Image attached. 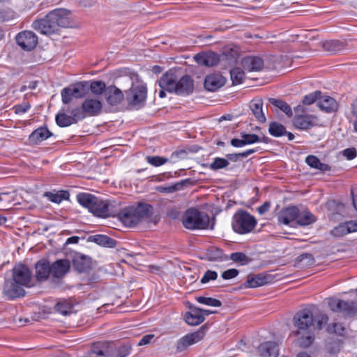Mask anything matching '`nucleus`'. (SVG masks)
Returning <instances> with one entry per match:
<instances>
[{
	"mask_svg": "<svg viewBox=\"0 0 357 357\" xmlns=\"http://www.w3.org/2000/svg\"><path fill=\"white\" fill-rule=\"evenodd\" d=\"M293 325L296 328L292 331L296 337V344L301 347L307 348L314 340L312 329L314 328L312 312L305 309L298 311L293 318Z\"/></svg>",
	"mask_w": 357,
	"mask_h": 357,
	"instance_id": "1",
	"label": "nucleus"
},
{
	"mask_svg": "<svg viewBox=\"0 0 357 357\" xmlns=\"http://www.w3.org/2000/svg\"><path fill=\"white\" fill-rule=\"evenodd\" d=\"M68 10L63 8L55 9L48 13L43 19L35 20L33 27L38 32L48 35L57 31L61 27L70 25Z\"/></svg>",
	"mask_w": 357,
	"mask_h": 357,
	"instance_id": "2",
	"label": "nucleus"
},
{
	"mask_svg": "<svg viewBox=\"0 0 357 357\" xmlns=\"http://www.w3.org/2000/svg\"><path fill=\"white\" fill-rule=\"evenodd\" d=\"M183 226L190 230L213 229L214 222L211 223L209 216L196 208H189L182 219Z\"/></svg>",
	"mask_w": 357,
	"mask_h": 357,
	"instance_id": "3",
	"label": "nucleus"
},
{
	"mask_svg": "<svg viewBox=\"0 0 357 357\" xmlns=\"http://www.w3.org/2000/svg\"><path fill=\"white\" fill-rule=\"evenodd\" d=\"M257 225L256 218L244 211H237L233 216L231 227L239 234L250 233Z\"/></svg>",
	"mask_w": 357,
	"mask_h": 357,
	"instance_id": "4",
	"label": "nucleus"
},
{
	"mask_svg": "<svg viewBox=\"0 0 357 357\" xmlns=\"http://www.w3.org/2000/svg\"><path fill=\"white\" fill-rule=\"evenodd\" d=\"M102 109V102L96 96H88L83 101L82 108H75V116L84 119L86 116L99 115Z\"/></svg>",
	"mask_w": 357,
	"mask_h": 357,
	"instance_id": "5",
	"label": "nucleus"
},
{
	"mask_svg": "<svg viewBox=\"0 0 357 357\" xmlns=\"http://www.w3.org/2000/svg\"><path fill=\"white\" fill-rule=\"evenodd\" d=\"M147 95L146 84L142 81L132 83L130 89L126 92V99L129 104L141 107L145 102Z\"/></svg>",
	"mask_w": 357,
	"mask_h": 357,
	"instance_id": "6",
	"label": "nucleus"
},
{
	"mask_svg": "<svg viewBox=\"0 0 357 357\" xmlns=\"http://www.w3.org/2000/svg\"><path fill=\"white\" fill-rule=\"evenodd\" d=\"M89 84L86 82H79L63 88L61 91L63 104L70 103L73 98H81L88 92Z\"/></svg>",
	"mask_w": 357,
	"mask_h": 357,
	"instance_id": "7",
	"label": "nucleus"
},
{
	"mask_svg": "<svg viewBox=\"0 0 357 357\" xmlns=\"http://www.w3.org/2000/svg\"><path fill=\"white\" fill-rule=\"evenodd\" d=\"M91 213L100 218L114 217L117 214V206L114 202L104 201L97 197Z\"/></svg>",
	"mask_w": 357,
	"mask_h": 357,
	"instance_id": "8",
	"label": "nucleus"
},
{
	"mask_svg": "<svg viewBox=\"0 0 357 357\" xmlns=\"http://www.w3.org/2000/svg\"><path fill=\"white\" fill-rule=\"evenodd\" d=\"M12 278L24 287H30L32 285L31 272L25 265L15 266L12 271Z\"/></svg>",
	"mask_w": 357,
	"mask_h": 357,
	"instance_id": "9",
	"label": "nucleus"
},
{
	"mask_svg": "<svg viewBox=\"0 0 357 357\" xmlns=\"http://www.w3.org/2000/svg\"><path fill=\"white\" fill-rule=\"evenodd\" d=\"M330 309L335 312H343L353 315L357 312V305L353 301H345L338 298H331L328 301Z\"/></svg>",
	"mask_w": 357,
	"mask_h": 357,
	"instance_id": "10",
	"label": "nucleus"
},
{
	"mask_svg": "<svg viewBox=\"0 0 357 357\" xmlns=\"http://www.w3.org/2000/svg\"><path fill=\"white\" fill-rule=\"evenodd\" d=\"M16 42L24 50L30 51L36 47L38 44V37L32 31H24L17 35Z\"/></svg>",
	"mask_w": 357,
	"mask_h": 357,
	"instance_id": "11",
	"label": "nucleus"
},
{
	"mask_svg": "<svg viewBox=\"0 0 357 357\" xmlns=\"http://www.w3.org/2000/svg\"><path fill=\"white\" fill-rule=\"evenodd\" d=\"M3 295L10 300L15 299L25 294L24 287L18 284L12 278L5 281L3 289Z\"/></svg>",
	"mask_w": 357,
	"mask_h": 357,
	"instance_id": "12",
	"label": "nucleus"
},
{
	"mask_svg": "<svg viewBox=\"0 0 357 357\" xmlns=\"http://www.w3.org/2000/svg\"><path fill=\"white\" fill-rule=\"evenodd\" d=\"M205 335V329L204 328H199L198 331L187 334L180 338L177 342L176 349L178 351H183L188 347L202 340Z\"/></svg>",
	"mask_w": 357,
	"mask_h": 357,
	"instance_id": "13",
	"label": "nucleus"
},
{
	"mask_svg": "<svg viewBox=\"0 0 357 357\" xmlns=\"http://www.w3.org/2000/svg\"><path fill=\"white\" fill-rule=\"evenodd\" d=\"M114 348V343L113 342H96L91 346L89 354H94L100 356H114L115 355V354L112 352Z\"/></svg>",
	"mask_w": 357,
	"mask_h": 357,
	"instance_id": "14",
	"label": "nucleus"
},
{
	"mask_svg": "<svg viewBox=\"0 0 357 357\" xmlns=\"http://www.w3.org/2000/svg\"><path fill=\"white\" fill-rule=\"evenodd\" d=\"M116 215L119 216L123 224L128 227H132L140 222L139 218H138L133 208L119 211L117 208V214L116 216Z\"/></svg>",
	"mask_w": 357,
	"mask_h": 357,
	"instance_id": "15",
	"label": "nucleus"
},
{
	"mask_svg": "<svg viewBox=\"0 0 357 357\" xmlns=\"http://www.w3.org/2000/svg\"><path fill=\"white\" fill-rule=\"evenodd\" d=\"M298 215V208L296 206H290L280 212L278 220L280 223L289 225L294 222H296Z\"/></svg>",
	"mask_w": 357,
	"mask_h": 357,
	"instance_id": "16",
	"label": "nucleus"
},
{
	"mask_svg": "<svg viewBox=\"0 0 357 357\" xmlns=\"http://www.w3.org/2000/svg\"><path fill=\"white\" fill-rule=\"evenodd\" d=\"M225 78L219 73L208 75L205 78L204 87L209 91H215L225 84Z\"/></svg>",
	"mask_w": 357,
	"mask_h": 357,
	"instance_id": "17",
	"label": "nucleus"
},
{
	"mask_svg": "<svg viewBox=\"0 0 357 357\" xmlns=\"http://www.w3.org/2000/svg\"><path fill=\"white\" fill-rule=\"evenodd\" d=\"M177 79L175 72L169 70L161 77L159 80V86L167 91L174 92L176 89Z\"/></svg>",
	"mask_w": 357,
	"mask_h": 357,
	"instance_id": "18",
	"label": "nucleus"
},
{
	"mask_svg": "<svg viewBox=\"0 0 357 357\" xmlns=\"http://www.w3.org/2000/svg\"><path fill=\"white\" fill-rule=\"evenodd\" d=\"M50 267L51 275L55 278H60L68 272L70 264L67 259H59L54 261Z\"/></svg>",
	"mask_w": 357,
	"mask_h": 357,
	"instance_id": "19",
	"label": "nucleus"
},
{
	"mask_svg": "<svg viewBox=\"0 0 357 357\" xmlns=\"http://www.w3.org/2000/svg\"><path fill=\"white\" fill-rule=\"evenodd\" d=\"M193 82L189 76H183L178 81L177 80L176 89L174 91L181 96H185L193 91Z\"/></svg>",
	"mask_w": 357,
	"mask_h": 357,
	"instance_id": "20",
	"label": "nucleus"
},
{
	"mask_svg": "<svg viewBox=\"0 0 357 357\" xmlns=\"http://www.w3.org/2000/svg\"><path fill=\"white\" fill-rule=\"evenodd\" d=\"M257 351L262 357H277L279 354L278 345L274 342H266L261 344Z\"/></svg>",
	"mask_w": 357,
	"mask_h": 357,
	"instance_id": "21",
	"label": "nucleus"
},
{
	"mask_svg": "<svg viewBox=\"0 0 357 357\" xmlns=\"http://www.w3.org/2000/svg\"><path fill=\"white\" fill-rule=\"evenodd\" d=\"M105 98L108 104L116 105L123 100V95L115 86H109L105 89Z\"/></svg>",
	"mask_w": 357,
	"mask_h": 357,
	"instance_id": "22",
	"label": "nucleus"
},
{
	"mask_svg": "<svg viewBox=\"0 0 357 357\" xmlns=\"http://www.w3.org/2000/svg\"><path fill=\"white\" fill-rule=\"evenodd\" d=\"M263 60L257 56H248L242 60L244 70L248 72L260 71L264 68Z\"/></svg>",
	"mask_w": 357,
	"mask_h": 357,
	"instance_id": "23",
	"label": "nucleus"
},
{
	"mask_svg": "<svg viewBox=\"0 0 357 357\" xmlns=\"http://www.w3.org/2000/svg\"><path fill=\"white\" fill-rule=\"evenodd\" d=\"M194 59L199 65L208 67L216 65L219 61L218 54L213 52L197 54Z\"/></svg>",
	"mask_w": 357,
	"mask_h": 357,
	"instance_id": "24",
	"label": "nucleus"
},
{
	"mask_svg": "<svg viewBox=\"0 0 357 357\" xmlns=\"http://www.w3.org/2000/svg\"><path fill=\"white\" fill-rule=\"evenodd\" d=\"M317 118L313 115H300L294 117V126L300 130H306L312 127L316 123Z\"/></svg>",
	"mask_w": 357,
	"mask_h": 357,
	"instance_id": "25",
	"label": "nucleus"
},
{
	"mask_svg": "<svg viewBox=\"0 0 357 357\" xmlns=\"http://www.w3.org/2000/svg\"><path fill=\"white\" fill-rule=\"evenodd\" d=\"M317 105L322 111L325 112H333L338 108L337 101L328 96H321L317 102Z\"/></svg>",
	"mask_w": 357,
	"mask_h": 357,
	"instance_id": "26",
	"label": "nucleus"
},
{
	"mask_svg": "<svg viewBox=\"0 0 357 357\" xmlns=\"http://www.w3.org/2000/svg\"><path fill=\"white\" fill-rule=\"evenodd\" d=\"M51 275V267L48 261L40 260L36 264V277L38 281L46 280Z\"/></svg>",
	"mask_w": 357,
	"mask_h": 357,
	"instance_id": "27",
	"label": "nucleus"
},
{
	"mask_svg": "<svg viewBox=\"0 0 357 357\" xmlns=\"http://www.w3.org/2000/svg\"><path fill=\"white\" fill-rule=\"evenodd\" d=\"M185 321L188 324L191 326H197L204 321V317L202 314L200 308L195 307L185 314Z\"/></svg>",
	"mask_w": 357,
	"mask_h": 357,
	"instance_id": "28",
	"label": "nucleus"
},
{
	"mask_svg": "<svg viewBox=\"0 0 357 357\" xmlns=\"http://www.w3.org/2000/svg\"><path fill=\"white\" fill-rule=\"evenodd\" d=\"M75 109L72 110V116H68L64 113L58 114L56 116V122L57 125L60 127H66L71 124L76 123L78 121H81L82 119L75 116Z\"/></svg>",
	"mask_w": 357,
	"mask_h": 357,
	"instance_id": "29",
	"label": "nucleus"
},
{
	"mask_svg": "<svg viewBox=\"0 0 357 357\" xmlns=\"http://www.w3.org/2000/svg\"><path fill=\"white\" fill-rule=\"evenodd\" d=\"M73 264L79 272H85L91 268L90 259L79 254L74 257Z\"/></svg>",
	"mask_w": 357,
	"mask_h": 357,
	"instance_id": "30",
	"label": "nucleus"
},
{
	"mask_svg": "<svg viewBox=\"0 0 357 357\" xmlns=\"http://www.w3.org/2000/svg\"><path fill=\"white\" fill-rule=\"evenodd\" d=\"M52 135V133L46 128L40 127L34 130L29 136V141L33 144H38Z\"/></svg>",
	"mask_w": 357,
	"mask_h": 357,
	"instance_id": "31",
	"label": "nucleus"
},
{
	"mask_svg": "<svg viewBox=\"0 0 357 357\" xmlns=\"http://www.w3.org/2000/svg\"><path fill=\"white\" fill-rule=\"evenodd\" d=\"M97 197L93 195L82 192L77 195V200L80 205L86 208L89 212H91L93 206L96 204Z\"/></svg>",
	"mask_w": 357,
	"mask_h": 357,
	"instance_id": "32",
	"label": "nucleus"
},
{
	"mask_svg": "<svg viewBox=\"0 0 357 357\" xmlns=\"http://www.w3.org/2000/svg\"><path fill=\"white\" fill-rule=\"evenodd\" d=\"M263 102L261 100H253L250 102V109L252 112V114L256 117V119L261 122L264 123L266 121V116L262 109Z\"/></svg>",
	"mask_w": 357,
	"mask_h": 357,
	"instance_id": "33",
	"label": "nucleus"
},
{
	"mask_svg": "<svg viewBox=\"0 0 357 357\" xmlns=\"http://www.w3.org/2000/svg\"><path fill=\"white\" fill-rule=\"evenodd\" d=\"M15 192L0 193V210H7L13 205L15 197Z\"/></svg>",
	"mask_w": 357,
	"mask_h": 357,
	"instance_id": "34",
	"label": "nucleus"
},
{
	"mask_svg": "<svg viewBox=\"0 0 357 357\" xmlns=\"http://www.w3.org/2000/svg\"><path fill=\"white\" fill-rule=\"evenodd\" d=\"M322 47L325 51L335 54L344 50V43L337 40H327L323 43Z\"/></svg>",
	"mask_w": 357,
	"mask_h": 357,
	"instance_id": "35",
	"label": "nucleus"
},
{
	"mask_svg": "<svg viewBox=\"0 0 357 357\" xmlns=\"http://www.w3.org/2000/svg\"><path fill=\"white\" fill-rule=\"evenodd\" d=\"M305 162L311 167L322 172L329 171L331 167L325 163H321L318 158L314 155H308L305 158Z\"/></svg>",
	"mask_w": 357,
	"mask_h": 357,
	"instance_id": "36",
	"label": "nucleus"
},
{
	"mask_svg": "<svg viewBox=\"0 0 357 357\" xmlns=\"http://www.w3.org/2000/svg\"><path fill=\"white\" fill-rule=\"evenodd\" d=\"M315 222L314 215L308 211L298 210V215L297 216L296 223L301 226H307Z\"/></svg>",
	"mask_w": 357,
	"mask_h": 357,
	"instance_id": "37",
	"label": "nucleus"
},
{
	"mask_svg": "<svg viewBox=\"0 0 357 357\" xmlns=\"http://www.w3.org/2000/svg\"><path fill=\"white\" fill-rule=\"evenodd\" d=\"M141 221L145 218H149L153 213V207L148 204H141L135 208H133Z\"/></svg>",
	"mask_w": 357,
	"mask_h": 357,
	"instance_id": "38",
	"label": "nucleus"
},
{
	"mask_svg": "<svg viewBox=\"0 0 357 357\" xmlns=\"http://www.w3.org/2000/svg\"><path fill=\"white\" fill-rule=\"evenodd\" d=\"M51 202L56 204L61 203L63 200L68 199L69 198V193L65 190L58 191L55 193L47 192L45 194Z\"/></svg>",
	"mask_w": 357,
	"mask_h": 357,
	"instance_id": "39",
	"label": "nucleus"
},
{
	"mask_svg": "<svg viewBox=\"0 0 357 357\" xmlns=\"http://www.w3.org/2000/svg\"><path fill=\"white\" fill-rule=\"evenodd\" d=\"M93 241L98 245L107 248H114L116 245V241L115 240L105 235L94 236Z\"/></svg>",
	"mask_w": 357,
	"mask_h": 357,
	"instance_id": "40",
	"label": "nucleus"
},
{
	"mask_svg": "<svg viewBox=\"0 0 357 357\" xmlns=\"http://www.w3.org/2000/svg\"><path fill=\"white\" fill-rule=\"evenodd\" d=\"M270 103L284 112L289 117H291L293 112L291 107L284 101L276 98H269Z\"/></svg>",
	"mask_w": 357,
	"mask_h": 357,
	"instance_id": "41",
	"label": "nucleus"
},
{
	"mask_svg": "<svg viewBox=\"0 0 357 357\" xmlns=\"http://www.w3.org/2000/svg\"><path fill=\"white\" fill-rule=\"evenodd\" d=\"M54 309L63 315H68L73 311V305L66 300H62L56 303Z\"/></svg>",
	"mask_w": 357,
	"mask_h": 357,
	"instance_id": "42",
	"label": "nucleus"
},
{
	"mask_svg": "<svg viewBox=\"0 0 357 357\" xmlns=\"http://www.w3.org/2000/svg\"><path fill=\"white\" fill-rule=\"evenodd\" d=\"M268 132L272 136L278 137L286 134V129L281 123L271 122L269 124Z\"/></svg>",
	"mask_w": 357,
	"mask_h": 357,
	"instance_id": "43",
	"label": "nucleus"
},
{
	"mask_svg": "<svg viewBox=\"0 0 357 357\" xmlns=\"http://www.w3.org/2000/svg\"><path fill=\"white\" fill-rule=\"evenodd\" d=\"M266 281L265 278L260 275L249 278L246 282L245 287L249 288H255L257 287L263 286L266 284Z\"/></svg>",
	"mask_w": 357,
	"mask_h": 357,
	"instance_id": "44",
	"label": "nucleus"
},
{
	"mask_svg": "<svg viewBox=\"0 0 357 357\" xmlns=\"http://www.w3.org/2000/svg\"><path fill=\"white\" fill-rule=\"evenodd\" d=\"M131 347L129 344H123L119 347L114 344L113 353L115 354L113 356L116 357H127L130 354Z\"/></svg>",
	"mask_w": 357,
	"mask_h": 357,
	"instance_id": "45",
	"label": "nucleus"
},
{
	"mask_svg": "<svg viewBox=\"0 0 357 357\" xmlns=\"http://www.w3.org/2000/svg\"><path fill=\"white\" fill-rule=\"evenodd\" d=\"M230 75L234 84H241L245 77L244 71L237 67L230 70Z\"/></svg>",
	"mask_w": 357,
	"mask_h": 357,
	"instance_id": "46",
	"label": "nucleus"
},
{
	"mask_svg": "<svg viewBox=\"0 0 357 357\" xmlns=\"http://www.w3.org/2000/svg\"><path fill=\"white\" fill-rule=\"evenodd\" d=\"M91 92L95 95H100L105 93L106 87L105 83L102 81H93L89 85Z\"/></svg>",
	"mask_w": 357,
	"mask_h": 357,
	"instance_id": "47",
	"label": "nucleus"
},
{
	"mask_svg": "<svg viewBox=\"0 0 357 357\" xmlns=\"http://www.w3.org/2000/svg\"><path fill=\"white\" fill-rule=\"evenodd\" d=\"M196 300L198 303L208 306L220 307L222 305L220 300L211 297L198 296Z\"/></svg>",
	"mask_w": 357,
	"mask_h": 357,
	"instance_id": "48",
	"label": "nucleus"
},
{
	"mask_svg": "<svg viewBox=\"0 0 357 357\" xmlns=\"http://www.w3.org/2000/svg\"><path fill=\"white\" fill-rule=\"evenodd\" d=\"M146 162L152 166L160 167L168 161V158L160 156H146Z\"/></svg>",
	"mask_w": 357,
	"mask_h": 357,
	"instance_id": "49",
	"label": "nucleus"
},
{
	"mask_svg": "<svg viewBox=\"0 0 357 357\" xmlns=\"http://www.w3.org/2000/svg\"><path fill=\"white\" fill-rule=\"evenodd\" d=\"M229 162L227 160L222 158H215L209 167L212 170H218L225 168L229 165Z\"/></svg>",
	"mask_w": 357,
	"mask_h": 357,
	"instance_id": "50",
	"label": "nucleus"
},
{
	"mask_svg": "<svg viewBox=\"0 0 357 357\" xmlns=\"http://www.w3.org/2000/svg\"><path fill=\"white\" fill-rule=\"evenodd\" d=\"M331 234L335 237H341L347 234H349L347 223H342L334 227L331 231Z\"/></svg>",
	"mask_w": 357,
	"mask_h": 357,
	"instance_id": "51",
	"label": "nucleus"
},
{
	"mask_svg": "<svg viewBox=\"0 0 357 357\" xmlns=\"http://www.w3.org/2000/svg\"><path fill=\"white\" fill-rule=\"evenodd\" d=\"M321 96V92L319 91L309 93L304 97L303 103L305 105H311L315 101L318 102Z\"/></svg>",
	"mask_w": 357,
	"mask_h": 357,
	"instance_id": "52",
	"label": "nucleus"
},
{
	"mask_svg": "<svg viewBox=\"0 0 357 357\" xmlns=\"http://www.w3.org/2000/svg\"><path fill=\"white\" fill-rule=\"evenodd\" d=\"M241 137L243 138L245 145L261 142L260 137L256 134L241 133Z\"/></svg>",
	"mask_w": 357,
	"mask_h": 357,
	"instance_id": "53",
	"label": "nucleus"
},
{
	"mask_svg": "<svg viewBox=\"0 0 357 357\" xmlns=\"http://www.w3.org/2000/svg\"><path fill=\"white\" fill-rule=\"evenodd\" d=\"M218 278V273L214 271L208 270L205 272L202 278H201V283L206 284L211 280H215Z\"/></svg>",
	"mask_w": 357,
	"mask_h": 357,
	"instance_id": "54",
	"label": "nucleus"
},
{
	"mask_svg": "<svg viewBox=\"0 0 357 357\" xmlns=\"http://www.w3.org/2000/svg\"><path fill=\"white\" fill-rule=\"evenodd\" d=\"M230 259L235 262H241L245 264L248 261V257L242 252H234L230 255Z\"/></svg>",
	"mask_w": 357,
	"mask_h": 357,
	"instance_id": "55",
	"label": "nucleus"
},
{
	"mask_svg": "<svg viewBox=\"0 0 357 357\" xmlns=\"http://www.w3.org/2000/svg\"><path fill=\"white\" fill-rule=\"evenodd\" d=\"M328 317L325 314H321L317 317L314 318V322L317 323V328L321 329L322 326L327 324Z\"/></svg>",
	"mask_w": 357,
	"mask_h": 357,
	"instance_id": "56",
	"label": "nucleus"
},
{
	"mask_svg": "<svg viewBox=\"0 0 357 357\" xmlns=\"http://www.w3.org/2000/svg\"><path fill=\"white\" fill-rule=\"evenodd\" d=\"M238 274V271L236 268H230L225 271L222 273V278L224 280H230L236 278Z\"/></svg>",
	"mask_w": 357,
	"mask_h": 357,
	"instance_id": "57",
	"label": "nucleus"
},
{
	"mask_svg": "<svg viewBox=\"0 0 357 357\" xmlns=\"http://www.w3.org/2000/svg\"><path fill=\"white\" fill-rule=\"evenodd\" d=\"M328 331L331 333L341 334L344 331V328L340 324H333L328 326Z\"/></svg>",
	"mask_w": 357,
	"mask_h": 357,
	"instance_id": "58",
	"label": "nucleus"
},
{
	"mask_svg": "<svg viewBox=\"0 0 357 357\" xmlns=\"http://www.w3.org/2000/svg\"><path fill=\"white\" fill-rule=\"evenodd\" d=\"M343 155L348 160H352L356 157V150L354 148H349L343 151Z\"/></svg>",
	"mask_w": 357,
	"mask_h": 357,
	"instance_id": "59",
	"label": "nucleus"
},
{
	"mask_svg": "<svg viewBox=\"0 0 357 357\" xmlns=\"http://www.w3.org/2000/svg\"><path fill=\"white\" fill-rule=\"evenodd\" d=\"M155 335L153 334H148L146 335H144L142 338L139 340L138 345H146L149 344L151 340L154 338Z\"/></svg>",
	"mask_w": 357,
	"mask_h": 357,
	"instance_id": "60",
	"label": "nucleus"
},
{
	"mask_svg": "<svg viewBox=\"0 0 357 357\" xmlns=\"http://www.w3.org/2000/svg\"><path fill=\"white\" fill-rule=\"evenodd\" d=\"M30 108L29 105L28 104H22V105H18L15 107V110L16 114H24L28 111V109Z\"/></svg>",
	"mask_w": 357,
	"mask_h": 357,
	"instance_id": "61",
	"label": "nucleus"
},
{
	"mask_svg": "<svg viewBox=\"0 0 357 357\" xmlns=\"http://www.w3.org/2000/svg\"><path fill=\"white\" fill-rule=\"evenodd\" d=\"M231 144L236 148H241L245 146V143L244 142L243 138L241 139H232L231 140Z\"/></svg>",
	"mask_w": 357,
	"mask_h": 357,
	"instance_id": "62",
	"label": "nucleus"
},
{
	"mask_svg": "<svg viewBox=\"0 0 357 357\" xmlns=\"http://www.w3.org/2000/svg\"><path fill=\"white\" fill-rule=\"evenodd\" d=\"M346 223L349 233L357 231V220H351Z\"/></svg>",
	"mask_w": 357,
	"mask_h": 357,
	"instance_id": "63",
	"label": "nucleus"
},
{
	"mask_svg": "<svg viewBox=\"0 0 357 357\" xmlns=\"http://www.w3.org/2000/svg\"><path fill=\"white\" fill-rule=\"evenodd\" d=\"M270 208V203L265 202L264 204L257 208V211L259 214L263 215L268 211Z\"/></svg>",
	"mask_w": 357,
	"mask_h": 357,
	"instance_id": "64",
	"label": "nucleus"
}]
</instances>
